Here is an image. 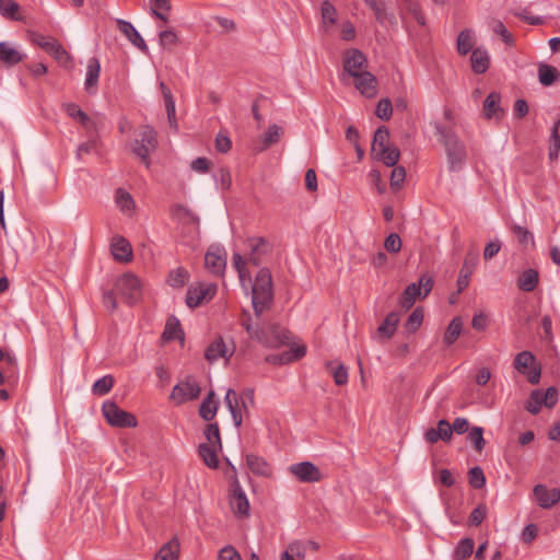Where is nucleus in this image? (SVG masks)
<instances>
[{
    "label": "nucleus",
    "instance_id": "nucleus-12",
    "mask_svg": "<svg viewBox=\"0 0 560 560\" xmlns=\"http://www.w3.org/2000/svg\"><path fill=\"white\" fill-rule=\"evenodd\" d=\"M289 471L301 482L313 483L322 480V472L317 466L311 462L293 464Z\"/></svg>",
    "mask_w": 560,
    "mask_h": 560
},
{
    "label": "nucleus",
    "instance_id": "nucleus-33",
    "mask_svg": "<svg viewBox=\"0 0 560 560\" xmlns=\"http://www.w3.org/2000/svg\"><path fill=\"white\" fill-rule=\"evenodd\" d=\"M399 323V315L395 312L389 313L383 323L378 326L377 332L380 336L389 339L396 332Z\"/></svg>",
    "mask_w": 560,
    "mask_h": 560
},
{
    "label": "nucleus",
    "instance_id": "nucleus-4",
    "mask_svg": "<svg viewBox=\"0 0 560 560\" xmlns=\"http://www.w3.org/2000/svg\"><path fill=\"white\" fill-rule=\"evenodd\" d=\"M115 289L125 303L133 305L142 295V287L139 278L133 273H124L117 278Z\"/></svg>",
    "mask_w": 560,
    "mask_h": 560
},
{
    "label": "nucleus",
    "instance_id": "nucleus-45",
    "mask_svg": "<svg viewBox=\"0 0 560 560\" xmlns=\"http://www.w3.org/2000/svg\"><path fill=\"white\" fill-rule=\"evenodd\" d=\"M475 542L471 538H464L462 539L454 551V559L455 560H466L469 558L474 552Z\"/></svg>",
    "mask_w": 560,
    "mask_h": 560
},
{
    "label": "nucleus",
    "instance_id": "nucleus-1",
    "mask_svg": "<svg viewBox=\"0 0 560 560\" xmlns=\"http://www.w3.org/2000/svg\"><path fill=\"white\" fill-rule=\"evenodd\" d=\"M241 326L252 339L268 348H276L289 340L288 331L278 325L254 326L247 311H243Z\"/></svg>",
    "mask_w": 560,
    "mask_h": 560
},
{
    "label": "nucleus",
    "instance_id": "nucleus-28",
    "mask_svg": "<svg viewBox=\"0 0 560 560\" xmlns=\"http://www.w3.org/2000/svg\"><path fill=\"white\" fill-rule=\"evenodd\" d=\"M23 60V55L8 43H0V61L8 67L18 65Z\"/></svg>",
    "mask_w": 560,
    "mask_h": 560
},
{
    "label": "nucleus",
    "instance_id": "nucleus-30",
    "mask_svg": "<svg viewBox=\"0 0 560 560\" xmlns=\"http://www.w3.org/2000/svg\"><path fill=\"white\" fill-rule=\"evenodd\" d=\"M62 107L68 116L78 120L84 128L91 129L94 127V122L91 120L88 114H85L77 104L67 103L63 104Z\"/></svg>",
    "mask_w": 560,
    "mask_h": 560
},
{
    "label": "nucleus",
    "instance_id": "nucleus-11",
    "mask_svg": "<svg viewBox=\"0 0 560 560\" xmlns=\"http://www.w3.org/2000/svg\"><path fill=\"white\" fill-rule=\"evenodd\" d=\"M33 42L50 54L59 65L70 67L72 58L57 39L38 34L35 35Z\"/></svg>",
    "mask_w": 560,
    "mask_h": 560
},
{
    "label": "nucleus",
    "instance_id": "nucleus-37",
    "mask_svg": "<svg viewBox=\"0 0 560 560\" xmlns=\"http://www.w3.org/2000/svg\"><path fill=\"white\" fill-rule=\"evenodd\" d=\"M183 335L184 332L180 328L179 320L174 316L170 317L166 322L165 329L162 335L163 339L165 341H172L176 339L183 340Z\"/></svg>",
    "mask_w": 560,
    "mask_h": 560
},
{
    "label": "nucleus",
    "instance_id": "nucleus-59",
    "mask_svg": "<svg viewBox=\"0 0 560 560\" xmlns=\"http://www.w3.org/2000/svg\"><path fill=\"white\" fill-rule=\"evenodd\" d=\"M376 116L382 120H389L393 114V105L389 98H382L378 101L376 110Z\"/></svg>",
    "mask_w": 560,
    "mask_h": 560
},
{
    "label": "nucleus",
    "instance_id": "nucleus-17",
    "mask_svg": "<svg viewBox=\"0 0 560 560\" xmlns=\"http://www.w3.org/2000/svg\"><path fill=\"white\" fill-rule=\"evenodd\" d=\"M110 250L115 260L129 262L132 260V247L127 238L115 236L110 243Z\"/></svg>",
    "mask_w": 560,
    "mask_h": 560
},
{
    "label": "nucleus",
    "instance_id": "nucleus-8",
    "mask_svg": "<svg viewBox=\"0 0 560 560\" xmlns=\"http://www.w3.org/2000/svg\"><path fill=\"white\" fill-rule=\"evenodd\" d=\"M201 393L198 382L192 376H186L178 382L170 395V399L176 405L197 399Z\"/></svg>",
    "mask_w": 560,
    "mask_h": 560
},
{
    "label": "nucleus",
    "instance_id": "nucleus-35",
    "mask_svg": "<svg viewBox=\"0 0 560 560\" xmlns=\"http://www.w3.org/2000/svg\"><path fill=\"white\" fill-rule=\"evenodd\" d=\"M320 15H322L323 27H324L325 32H328L329 28L337 21V10H336L335 5L328 0L323 1L322 5H320Z\"/></svg>",
    "mask_w": 560,
    "mask_h": 560
},
{
    "label": "nucleus",
    "instance_id": "nucleus-34",
    "mask_svg": "<svg viewBox=\"0 0 560 560\" xmlns=\"http://www.w3.org/2000/svg\"><path fill=\"white\" fill-rule=\"evenodd\" d=\"M218 446H213L207 443H202L198 447V453L202 458L203 463L210 468H217L219 465L218 459Z\"/></svg>",
    "mask_w": 560,
    "mask_h": 560
},
{
    "label": "nucleus",
    "instance_id": "nucleus-24",
    "mask_svg": "<svg viewBox=\"0 0 560 560\" xmlns=\"http://www.w3.org/2000/svg\"><path fill=\"white\" fill-rule=\"evenodd\" d=\"M224 402L232 415L235 427L240 428L242 425L243 419L237 393L232 388L228 389L224 397Z\"/></svg>",
    "mask_w": 560,
    "mask_h": 560
},
{
    "label": "nucleus",
    "instance_id": "nucleus-9",
    "mask_svg": "<svg viewBox=\"0 0 560 560\" xmlns=\"http://www.w3.org/2000/svg\"><path fill=\"white\" fill-rule=\"evenodd\" d=\"M229 503L232 512L234 515L238 518H245L249 516L250 505L249 501L244 492V490L241 487V483L234 475L232 482H231V489H230V497H229Z\"/></svg>",
    "mask_w": 560,
    "mask_h": 560
},
{
    "label": "nucleus",
    "instance_id": "nucleus-47",
    "mask_svg": "<svg viewBox=\"0 0 560 560\" xmlns=\"http://www.w3.org/2000/svg\"><path fill=\"white\" fill-rule=\"evenodd\" d=\"M474 46L472 33L470 30H464L457 37V51L459 55H467Z\"/></svg>",
    "mask_w": 560,
    "mask_h": 560
},
{
    "label": "nucleus",
    "instance_id": "nucleus-13",
    "mask_svg": "<svg viewBox=\"0 0 560 560\" xmlns=\"http://www.w3.org/2000/svg\"><path fill=\"white\" fill-rule=\"evenodd\" d=\"M368 60L365 56L358 49H349L343 57V71L350 77L365 72Z\"/></svg>",
    "mask_w": 560,
    "mask_h": 560
},
{
    "label": "nucleus",
    "instance_id": "nucleus-60",
    "mask_svg": "<svg viewBox=\"0 0 560 560\" xmlns=\"http://www.w3.org/2000/svg\"><path fill=\"white\" fill-rule=\"evenodd\" d=\"M511 231L522 245H527L529 242L534 245V236L526 228L513 224Z\"/></svg>",
    "mask_w": 560,
    "mask_h": 560
},
{
    "label": "nucleus",
    "instance_id": "nucleus-43",
    "mask_svg": "<svg viewBox=\"0 0 560 560\" xmlns=\"http://www.w3.org/2000/svg\"><path fill=\"white\" fill-rule=\"evenodd\" d=\"M376 160L382 161L386 166L393 167L399 161L400 152L396 147H387L384 152L373 155Z\"/></svg>",
    "mask_w": 560,
    "mask_h": 560
},
{
    "label": "nucleus",
    "instance_id": "nucleus-55",
    "mask_svg": "<svg viewBox=\"0 0 560 560\" xmlns=\"http://www.w3.org/2000/svg\"><path fill=\"white\" fill-rule=\"evenodd\" d=\"M423 322V310L421 307H417L409 315L405 327L409 332H415L419 329Z\"/></svg>",
    "mask_w": 560,
    "mask_h": 560
},
{
    "label": "nucleus",
    "instance_id": "nucleus-64",
    "mask_svg": "<svg viewBox=\"0 0 560 560\" xmlns=\"http://www.w3.org/2000/svg\"><path fill=\"white\" fill-rule=\"evenodd\" d=\"M218 560H242V558L233 546L228 545L219 551Z\"/></svg>",
    "mask_w": 560,
    "mask_h": 560
},
{
    "label": "nucleus",
    "instance_id": "nucleus-58",
    "mask_svg": "<svg viewBox=\"0 0 560 560\" xmlns=\"http://www.w3.org/2000/svg\"><path fill=\"white\" fill-rule=\"evenodd\" d=\"M468 440L474 444L477 452H481L486 442L483 439V429L481 427H474L468 433Z\"/></svg>",
    "mask_w": 560,
    "mask_h": 560
},
{
    "label": "nucleus",
    "instance_id": "nucleus-38",
    "mask_svg": "<svg viewBox=\"0 0 560 560\" xmlns=\"http://www.w3.org/2000/svg\"><path fill=\"white\" fill-rule=\"evenodd\" d=\"M421 294L420 285H417V283L407 285L399 299L400 306L405 310H409L413 306L416 299L421 296Z\"/></svg>",
    "mask_w": 560,
    "mask_h": 560
},
{
    "label": "nucleus",
    "instance_id": "nucleus-22",
    "mask_svg": "<svg viewBox=\"0 0 560 560\" xmlns=\"http://www.w3.org/2000/svg\"><path fill=\"white\" fill-rule=\"evenodd\" d=\"M248 245L250 247L248 260L255 266H258L261 262V257L268 253L269 245L264 237L249 238Z\"/></svg>",
    "mask_w": 560,
    "mask_h": 560
},
{
    "label": "nucleus",
    "instance_id": "nucleus-25",
    "mask_svg": "<svg viewBox=\"0 0 560 560\" xmlns=\"http://www.w3.org/2000/svg\"><path fill=\"white\" fill-rule=\"evenodd\" d=\"M501 95L498 92H491L483 102V114L486 118L493 117L500 118L503 115V109L500 106Z\"/></svg>",
    "mask_w": 560,
    "mask_h": 560
},
{
    "label": "nucleus",
    "instance_id": "nucleus-36",
    "mask_svg": "<svg viewBox=\"0 0 560 560\" xmlns=\"http://www.w3.org/2000/svg\"><path fill=\"white\" fill-rule=\"evenodd\" d=\"M179 553V542L176 538L164 544L154 560H177Z\"/></svg>",
    "mask_w": 560,
    "mask_h": 560
},
{
    "label": "nucleus",
    "instance_id": "nucleus-51",
    "mask_svg": "<svg viewBox=\"0 0 560 560\" xmlns=\"http://www.w3.org/2000/svg\"><path fill=\"white\" fill-rule=\"evenodd\" d=\"M116 203L122 212H131L135 208V201L131 195L122 189L117 190Z\"/></svg>",
    "mask_w": 560,
    "mask_h": 560
},
{
    "label": "nucleus",
    "instance_id": "nucleus-3",
    "mask_svg": "<svg viewBox=\"0 0 560 560\" xmlns=\"http://www.w3.org/2000/svg\"><path fill=\"white\" fill-rule=\"evenodd\" d=\"M435 131L439 135L440 142L445 148L450 168L453 171L460 168L466 160L464 143L452 129L440 124H435Z\"/></svg>",
    "mask_w": 560,
    "mask_h": 560
},
{
    "label": "nucleus",
    "instance_id": "nucleus-63",
    "mask_svg": "<svg viewBox=\"0 0 560 560\" xmlns=\"http://www.w3.org/2000/svg\"><path fill=\"white\" fill-rule=\"evenodd\" d=\"M558 398V389L553 386L547 388L545 393L541 390V399L544 400V406L549 409L553 408L557 405Z\"/></svg>",
    "mask_w": 560,
    "mask_h": 560
},
{
    "label": "nucleus",
    "instance_id": "nucleus-53",
    "mask_svg": "<svg viewBox=\"0 0 560 560\" xmlns=\"http://www.w3.org/2000/svg\"><path fill=\"white\" fill-rule=\"evenodd\" d=\"M159 42L163 48L171 50L179 44V38L173 30H165L160 32Z\"/></svg>",
    "mask_w": 560,
    "mask_h": 560
},
{
    "label": "nucleus",
    "instance_id": "nucleus-40",
    "mask_svg": "<svg viewBox=\"0 0 560 560\" xmlns=\"http://www.w3.org/2000/svg\"><path fill=\"white\" fill-rule=\"evenodd\" d=\"M246 462L248 468L253 474L258 476L270 475V467L264 458L252 454L247 455Z\"/></svg>",
    "mask_w": 560,
    "mask_h": 560
},
{
    "label": "nucleus",
    "instance_id": "nucleus-16",
    "mask_svg": "<svg viewBox=\"0 0 560 560\" xmlns=\"http://www.w3.org/2000/svg\"><path fill=\"white\" fill-rule=\"evenodd\" d=\"M234 351H235L234 346L229 348L225 345L224 340L221 337H219V338L214 339L208 346L205 357L210 363H212V362L219 360L220 358H224V359L231 358L233 355Z\"/></svg>",
    "mask_w": 560,
    "mask_h": 560
},
{
    "label": "nucleus",
    "instance_id": "nucleus-48",
    "mask_svg": "<svg viewBox=\"0 0 560 560\" xmlns=\"http://www.w3.org/2000/svg\"><path fill=\"white\" fill-rule=\"evenodd\" d=\"M544 405L541 399V389H534L529 394V398L526 401L525 409L532 415H538Z\"/></svg>",
    "mask_w": 560,
    "mask_h": 560
},
{
    "label": "nucleus",
    "instance_id": "nucleus-19",
    "mask_svg": "<svg viewBox=\"0 0 560 560\" xmlns=\"http://www.w3.org/2000/svg\"><path fill=\"white\" fill-rule=\"evenodd\" d=\"M117 25L119 31L132 43V45H135L143 52L148 51V46L144 39L130 22L125 20H117Z\"/></svg>",
    "mask_w": 560,
    "mask_h": 560
},
{
    "label": "nucleus",
    "instance_id": "nucleus-6",
    "mask_svg": "<svg viewBox=\"0 0 560 560\" xmlns=\"http://www.w3.org/2000/svg\"><path fill=\"white\" fill-rule=\"evenodd\" d=\"M103 416L113 427L135 428L137 425L136 417L120 409L114 401L106 400L102 406Z\"/></svg>",
    "mask_w": 560,
    "mask_h": 560
},
{
    "label": "nucleus",
    "instance_id": "nucleus-18",
    "mask_svg": "<svg viewBox=\"0 0 560 560\" xmlns=\"http://www.w3.org/2000/svg\"><path fill=\"white\" fill-rule=\"evenodd\" d=\"M205 265L213 275H222L226 265L224 252L220 248L209 249L205 256Z\"/></svg>",
    "mask_w": 560,
    "mask_h": 560
},
{
    "label": "nucleus",
    "instance_id": "nucleus-62",
    "mask_svg": "<svg viewBox=\"0 0 560 560\" xmlns=\"http://www.w3.org/2000/svg\"><path fill=\"white\" fill-rule=\"evenodd\" d=\"M365 4L373 10L377 22L383 24L387 19V13L383 3H378L376 0H363Z\"/></svg>",
    "mask_w": 560,
    "mask_h": 560
},
{
    "label": "nucleus",
    "instance_id": "nucleus-44",
    "mask_svg": "<svg viewBox=\"0 0 560 560\" xmlns=\"http://www.w3.org/2000/svg\"><path fill=\"white\" fill-rule=\"evenodd\" d=\"M188 280H189V272L183 267H178V268L172 270L167 277V283L172 288H183L187 283Z\"/></svg>",
    "mask_w": 560,
    "mask_h": 560
},
{
    "label": "nucleus",
    "instance_id": "nucleus-31",
    "mask_svg": "<svg viewBox=\"0 0 560 560\" xmlns=\"http://www.w3.org/2000/svg\"><path fill=\"white\" fill-rule=\"evenodd\" d=\"M218 407L219 404L214 400V393L210 390L199 407V415L203 420L210 421L215 417Z\"/></svg>",
    "mask_w": 560,
    "mask_h": 560
},
{
    "label": "nucleus",
    "instance_id": "nucleus-29",
    "mask_svg": "<svg viewBox=\"0 0 560 560\" xmlns=\"http://www.w3.org/2000/svg\"><path fill=\"white\" fill-rule=\"evenodd\" d=\"M539 281V275L535 269H526L517 280V287L525 292H532L536 289Z\"/></svg>",
    "mask_w": 560,
    "mask_h": 560
},
{
    "label": "nucleus",
    "instance_id": "nucleus-61",
    "mask_svg": "<svg viewBox=\"0 0 560 560\" xmlns=\"http://www.w3.org/2000/svg\"><path fill=\"white\" fill-rule=\"evenodd\" d=\"M390 173V187L394 190H398L405 182L406 170L402 166H393Z\"/></svg>",
    "mask_w": 560,
    "mask_h": 560
},
{
    "label": "nucleus",
    "instance_id": "nucleus-54",
    "mask_svg": "<svg viewBox=\"0 0 560 560\" xmlns=\"http://www.w3.org/2000/svg\"><path fill=\"white\" fill-rule=\"evenodd\" d=\"M114 385V377L112 375H105L97 380L92 387V392L95 395H105L107 394Z\"/></svg>",
    "mask_w": 560,
    "mask_h": 560
},
{
    "label": "nucleus",
    "instance_id": "nucleus-42",
    "mask_svg": "<svg viewBox=\"0 0 560 560\" xmlns=\"http://www.w3.org/2000/svg\"><path fill=\"white\" fill-rule=\"evenodd\" d=\"M463 329V322L459 317H454L447 326L444 335V343L446 346L453 345L459 337Z\"/></svg>",
    "mask_w": 560,
    "mask_h": 560
},
{
    "label": "nucleus",
    "instance_id": "nucleus-46",
    "mask_svg": "<svg viewBox=\"0 0 560 560\" xmlns=\"http://www.w3.org/2000/svg\"><path fill=\"white\" fill-rule=\"evenodd\" d=\"M559 126H560V119H558L552 128L550 133V145H549V159L551 161H555L559 156L560 151V136H559Z\"/></svg>",
    "mask_w": 560,
    "mask_h": 560
},
{
    "label": "nucleus",
    "instance_id": "nucleus-50",
    "mask_svg": "<svg viewBox=\"0 0 560 560\" xmlns=\"http://www.w3.org/2000/svg\"><path fill=\"white\" fill-rule=\"evenodd\" d=\"M306 352L305 347L298 346L279 354V364H287L301 359Z\"/></svg>",
    "mask_w": 560,
    "mask_h": 560
},
{
    "label": "nucleus",
    "instance_id": "nucleus-56",
    "mask_svg": "<svg viewBox=\"0 0 560 560\" xmlns=\"http://www.w3.org/2000/svg\"><path fill=\"white\" fill-rule=\"evenodd\" d=\"M205 436L208 441L207 444L218 446L219 450L222 448L221 436L218 423H209L205 430Z\"/></svg>",
    "mask_w": 560,
    "mask_h": 560
},
{
    "label": "nucleus",
    "instance_id": "nucleus-7",
    "mask_svg": "<svg viewBox=\"0 0 560 560\" xmlns=\"http://www.w3.org/2000/svg\"><path fill=\"white\" fill-rule=\"evenodd\" d=\"M514 368L527 376V381L535 385L538 384L541 376L540 364L536 362L535 355L530 351H522L514 359Z\"/></svg>",
    "mask_w": 560,
    "mask_h": 560
},
{
    "label": "nucleus",
    "instance_id": "nucleus-20",
    "mask_svg": "<svg viewBox=\"0 0 560 560\" xmlns=\"http://www.w3.org/2000/svg\"><path fill=\"white\" fill-rule=\"evenodd\" d=\"M478 257L476 255L470 256L467 254L463 267L459 271V276L457 279V292H463L469 284L470 276L472 275L475 267L477 265Z\"/></svg>",
    "mask_w": 560,
    "mask_h": 560
},
{
    "label": "nucleus",
    "instance_id": "nucleus-57",
    "mask_svg": "<svg viewBox=\"0 0 560 560\" xmlns=\"http://www.w3.org/2000/svg\"><path fill=\"white\" fill-rule=\"evenodd\" d=\"M468 479H469V485L474 489H481L486 485V476L483 474V470L479 466L472 467L468 471Z\"/></svg>",
    "mask_w": 560,
    "mask_h": 560
},
{
    "label": "nucleus",
    "instance_id": "nucleus-39",
    "mask_svg": "<svg viewBox=\"0 0 560 560\" xmlns=\"http://www.w3.org/2000/svg\"><path fill=\"white\" fill-rule=\"evenodd\" d=\"M305 558V546L302 541L295 540L288 545L282 552L280 560H303Z\"/></svg>",
    "mask_w": 560,
    "mask_h": 560
},
{
    "label": "nucleus",
    "instance_id": "nucleus-2",
    "mask_svg": "<svg viewBox=\"0 0 560 560\" xmlns=\"http://www.w3.org/2000/svg\"><path fill=\"white\" fill-rule=\"evenodd\" d=\"M273 300L272 278L267 268H262L256 275L252 288V303L255 315L259 317L270 308Z\"/></svg>",
    "mask_w": 560,
    "mask_h": 560
},
{
    "label": "nucleus",
    "instance_id": "nucleus-27",
    "mask_svg": "<svg viewBox=\"0 0 560 560\" xmlns=\"http://www.w3.org/2000/svg\"><path fill=\"white\" fill-rule=\"evenodd\" d=\"M470 61L475 73H485L490 65L489 54L485 49L476 48L471 52Z\"/></svg>",
    "mask_w": 560,
    "mask_h": 560
},
{
    "label": "nucleus",
    "instance_id": "nucleus-15",
    "mask_svg": "<svg viewBox=\"0 0 560 560\" xmlns=\"http://www.w3.org/2000/svg\"><path fill=\"white\" fill-rule=\"evenodd\" d=\"M355 89L365 97L372 98L377 94V79L369 71L353 77Z\"/></svg>",
    "mask_w": 560,
    "mask_h": 560
},
{
    "label": "nucleus",
    "instance_id": "nucleus-21",
    "mask_svg": "<svg viewBox=\"0 0 560 560\" xmlns=\"http://www.w3.org/2000/svg\"><path fill=\"white\" fill-rule=\"evenodd\" d=\"M101 65L97 58H91L86 67L84 88L88 93L93 94L98 83Z\"/></svg>",
    "mask_w": 560,
    "mask_h": 560
},
{
    "label": "nucleus",
    "instance_id": "nucleus-49",
    "mask_svg": "<svg viewBox=\"0 0 560 560\" xmlns=\"http://www.w3.org/2000/svg\"><path fill=\"white\" fill-rule=\"evenodd\" d=\"M282 133H283V130L278 125L269 126L267 131L264 135V138H262L264 145L260 150H265L268 147L277 143Z\"/></svg>",
    "mask_w": 560,
    "mask_h": 560
},
{
    "label": "nucleus",
    "instance_id": "nucleus-14",
    "mask_svg": "<svg viewBox=\"0 0 560 560\" xmlns=\"http://www.w3.org/2000/svg\"><path fill=\"white\" fill-rule=\"evenodd\" d=\"M534 495L537 503L542 509H550L560 501V489H549L545 485H537L534 487Z\"/></svg>",
    "mask_w": 560,
    "mask_h": 560
},
{
    "label": "nucleus",
    "instance_id": "nucleus-10",
    "mask_svg": "<svg viewBox=\"0 0 560 560\" xmlns=\"http://www.w3.org/2000/svg\"><path fill=\"white\" fill-rule=\"evenodd\" d=\"M217 293V284L199 282L188 288L186 294V305L189 308H195L201 304L209 302Z\"/></svg>",
    "mask_w": 560,
    "mask_h": 560
},
{
    "label": "nucleus",
    "instance_id": "nucleus-32",
    "mask_svg": "<svg viewBox=\"0 0 560 560\" xmlns=\"http://www.w3.org/2000/svg\"><path fill=\"white\" fill-rule=\"evenodd\" d=\"M389 145V131L385 126H381L374 132L371 153L372 155L384 152L385 148Z\"/></svg>",
    "mask_w": 560,
    "mask_h": 560
},
{
    "label": "nucleus",
    "instance_id": "nucleus-52",
    "mask_svg": "<svg viewBox=\"0 0 560 560\" xmlns=\"http://www.w3.org/2000/svg\"><path fill=\"white\" fill-rule=\"evenodd\" d=\"M327 368L330 370L334 381L336 385L342 386L348 382V369L345 364H338L336 368L330 362L327 364Z\"/></svg>",
    "mask_w": 560,
    "mask_h": 560
},
{
    "label": "nucleus",
    "instance_id": "nucleus-23",
    "mask_svg": "<svg viewBox=\"0 0 560 560\" xmlns=\"http://www.w3.org/2000/svg\"><path fill=\"white\" fill-rule=\"evenodd\" d=\"M224 402L232 415L235 427L240 428L242 425L243 419L237 393L232 388L228 389L224 397Z\"/></svg>",
    "mask_w": 560,
    "mask_h": 560
},
{
    "label": "nucleus",
    "instance_id": "nucleus-41",
    "mask_svg": "<svg viewBox=\"0 0 560 560\" xmlns=\"http://www.w3.org/2000/svg\"><path fill=\"white\" fill-rule=\"evenodd\" d=\"M20 4L14 0H0V14L9 20L21 21Z\"/></svg>",
    "mask_w": 560,
    "mask_h": 560
},
{
    "label": "nucleus",
    "instance_id": "nucleus-5",
    "mask_svg": "<svg viewBox=\"0 0 560 560\" xmlns=\"http://www.w3.org/2000/svg\"><path fill=\"white\" fill-rule=\"evenodd\" d=\"M156 148V131L150 126H143L140 130V139H136L132 144V152L149 167L150 154L155 151Z\"/></svg>",
    "mask_w": 560,
    "mask_h": 560
},
{
    "label": "nucleus",
    "instance_id": "nucleus-26",
    "mask_svg": "<svg viewBox=\"0 0 560 560\" xmlns=\"http://www.w3.org/2000/svg\"><path fill=\"white\" fill-rule=\"evenodd\" d=\"M538 81L544 86H550L558 81L560 73L558 69L551 65L540 62L537 69Z\"/></svg>",
    "mask_w": 560,
    "mask_h": 560
}]
</instances>
